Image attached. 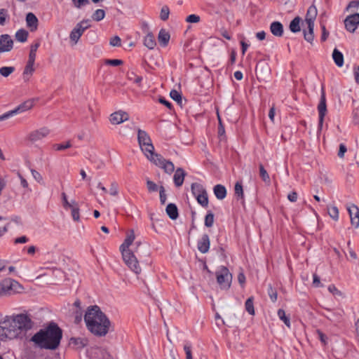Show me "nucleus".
I'll list each match as a JSON object with an SVG mask.
<instances>
[{
	"label": "nucleus",
	"instance_id": "13",
	"mask_svg": "<svg viewBox=\"0 0 359 359\" xmlns=\"http://www.w3.org/2000/svg\"><path fill=\"white\" fill-rule=\"evenodd\" d=\"M13 47V41L9 34H5L0 36V53L9 52Z\"/></svg>",
	"mask_w": 359,
	"mask_h": 359
},
{
	"label": "nucleus",
	"instance_id": "27",
	"mask_svg": "<svg viewBox=\"0 0 359 359\" xmlns=\"http://www.w3.org/2000/svg\"><path fill=\"white\" fill-rule=\"evenodd\" d=\"M343 313V311L332 312L330 310H328V313L325 316L328 320L333 323H339L342 320Z\"/></svg>",
	"mask_w": 359,
	"mask_h": 359
},
{
	"label": "nucleus",
	"instance_id": "4",
	"mask_svg": "<svg viewBox=\"0 0 359 359\" xmlns=\"http://www.w3.org/2000/svg\"><path fill=\"white\" fill-rule=\"evenodd\" d=\"M137 140L142 151L149 161L150 156L153 157L157 154L154 152V147L152 144L150 137L146 131L139 129L137 131Z\"/></svg>",
	"mask_w": 359,
	"mask_h": 359
},
{
	"label": "nucleus",
	"instance_id": "6",
	"mask_svg": "<svg viewBox=\"0 0 359 359\" xmlns=\"http://www.w3.org/2000/svg\"><path fill=\"white\" fill-rule=\"evenodd\" d=\"M121 252L126 264L136 274H139L141 272V269L139 266L137 257L134 254V252H135L137 255H139L138 250L137 249L134 252H132L131 250Z\"/></svg>",
	"mask_w": 359,
	"mask_h": 359
},
{
	"label": "nucleus",
	"instance_id": "47",
	"mask_svg": "<svg viewBox=\"0 0 359 359\" xmlns=\"http://www.w3.org/2000/svg\"><path fill=\"white\" fill-rule=\"evenodd\" d=\"M72 210V216L74 221L78 222L79 220V208L76 203L72 205V208H69Z\"/></svg>",
	"mask_w": 359,
	"mask_h": 359
},
{
	"label": "nucleus",
	"instance_id": "2",
	"mask_svg": "<svg viewBox=\"0 0 359 359\" xmlns=\"http://www.w3.org/2000/svg\"><path fill=\"white\" fill-rule=\"evenodd\" d=\"M87 329L95 336L104 337L109 330L111 322L98 306L88 308L84 316Z\"/></svg>",
	"mask_w": 359,
	"mask_h": 359
},
{
	"label": "nucleus",
	"instance_id": "14",
	"mask_svg": "<svg viewBox=\"0 0 359 359\" xmlns=\"http://www.w3.org/2000/svg\"><path fill=\"white\" fill-rule=\"evenodd\" d=\"M129 119V114L122 110L112 113L109 116V121L111 124L118 125Z\"/></svg>",
	"mask_w": 359,
	"mask_h": 359
},
{
	"label": "nucleus",
	"instance_id": "15",
	"mask_svg": "<svg viewBox=\"0 0 359 359\" xmlns=\"http://www.w3.org/2000/svg\"><path fill=\"white\" fill-rule=\"evenodd\" d=\"M143 29L147 33L144 39V45L150 50L154 49L156 46V42L154 36L149 31V26L147 23L143 24Z\"/></svg>",
	"mask_w": 359,
	"mask_h": 359
},
{
	"label": "nucleus",
	"instance_id": "58",
	"mask_svg": "<svg viewBox=\"0 0 359 359\" xmlns=\"http://www.w3.org/2000/svg\"><path fill=\"white\" fill-rule=\"evenodd\" d=\"M31 173L32 177L37 181L39 183H41L43 182V177L41 175L34 169H31Z\"/></svg>",
	"mask_w": 359,
	"mask_h": 359
},
{
	"label": "nucleus",
	"instance_id": "35",
	"mask_svg": "<svg viewBox=\"0 0 359 359\" xmlns=\"http://www.w3.org/2000/svg\"><path fill=\"white\" fill-rule=\"evenodd\" d=\"M40 46V43L39 41L36 42L34 44H32L30 47V51L29 54L28 60L35 62L36 51Z\"/></svg>",
	"mask_w": 359,
	"mask_h": 359
},
{
	"label": "nucleus",
	"instance_id": "42",
	"mask_svg": "<svg viewBox=\"0 0 359 359\" xmlns=\"http://www.w3.org/2000/svg\"><path fill=\"white\" fill-rule=\"evenodd\" d=\"M15 71L14 67H2L0 68V74L4 77H8Z\"/></svg>",
	"mask_w": 359,
	"mask_h": 359
},
{
	"label": "nucleus",
	"instance_id": "64",
	"mask_svg": "<svg viewBox=\"0 0 359 359\" xmlns=\"http://www.w3.org/2000/svg\"><path fill=\"white\" fill-rule=\"evenodd\" d=\"M359 7V0L351 1L349 2L346 7V10H349L351 8H357Z\"/></svg>",
	"mask_w": 359,
	"mask_h": 359
},
{
	"label": "nucleus",
	"instance_id": "17",
	"mask_svg": "<svg viewBox=\"0 0 359 359\" xmlns=\"http://www.w3.org/2000/svg\"><path fill=\"white\" fill-rule=\"evenodd\" d=\"M210 241L208 234H203L197 243L198 250L203 254L208 252L210 249Z\"/></svg>",
	"mask_w": 359,
	"mask_h": 359
},
{
	"label": "nucleus",
	"instance_id": "49",
	"mask_svg": "<svg viewBox=\"0 0 359 359\" xmlns=\"http://www.w3.org/2000/svg\"><path fill=\"white\" fill-rule=\"evenodd\" d=\"M105 65H111V66H119L123 64V61L119 59H107L104 61Z\"/></svg>",
	"mask_w": 359,
	"mask_h": 359
},
{
	"label": "nucleus",
	"instance_id": "40",
	"mask_svg": "<svg viewBox=\"0 0 359 359\" xmlns=\"http://www.w3.org/2000/svg\"><path fill=\"white\" fill-rule=\"evenodd\" d=\"M104 16L105 11L103 9H97L92 15V19L95 21L99 22L104 19Z\"/></svg>",
	"mask_w": 359,
	"mask_h": 359
},
{
	"label": "nucleus",
	"instance_id": "55",
	"mask_svg": "<svg viewBox=\"0 0 359 359\" xmlns=\"http://www.w3.org/2000/svg\"><path fill=\"white\" fill-rule=\"evenodd\" d=\"M62 197L63 206L65 209L72 208V205L76 203L74 201H72V203H69L67 201V196H66L65 193H64V192L62 194Z\"/></svg>",
	"mask_w": 359,
	"mask_h": 359
},
{
	"label": "nucleus",
	"instance_id": "56",
	"mask_svg": "<svg viewBox=\"0 0 359 359\" xmlns=\"http://www.w3.org/2000/svg\"><path fill=\"white\" fill-rule=\"evenodd\" d=\"M200 16L195 14H191L187 17L186 21L190 23H197L200 21Z\"/></svg>",
	"mask_w": 359,
	"mask_h": 359
},
{
	"label": "nucleus",
	"instance_id": "46",
	"mask_svg": "<svg viewBox=\"0 0 359 359\" xmlns=\"http://www.w3.org/2000/svg\"><path fill=\"white\" fill-rule=\"evenodd\" d=\"M214 214L209 211L205 217V225L207 227L212 226L214 224Z\"/></svg>",
	"mask_w": 359,
	"mask_h": 359
},
{
	"label": "nucleus",
	"instance_id": "43",
	"mask_svg": "<svg viewBox=\"0 0 359 359\" xmlns=\"http://www.w3.org/2000/svg\"><path fill=\"white\" fill-rule=\"evenodd\" d=\"M170 15V9L168 6H163L161 8L160 13V18L163 21H165L168 19Z\"/></svg>",
	"mask_w": 359,
	"mask_h": 359
},
{
	"label": "nucleus",
	"instance_id": "28",
	"mask_svg": "<svg viewBox=\"0 0 359 359\" xmlns=\"http://www.w3.org/2000/svg\"><path fill=\"white\" fill-rule=\"evenodd\" d=\"M317 16V8L315 6H311L308 10L305 18L306 22H314Z\"/></svg>",
	"mask_w": 359,
	"mask_h": 359
},
{
	"label": "nucleus",
	"instance_id": "36",
	"mask_svg": "<svg viewBox=\"0 0 359 359\" xmlns=\"http://www.w3.org/2000/svg\"><path fill=\"white\" fill-rule=\"evenodd\" d=\"M245 308L246 311L250 314V315H255V309H254V297H249L245 303Z\"/></svg>",
	"mask_w": 359,
	"mask_h": 359
},
{
	"label": "nucleus",
	"instance_id": "57",
	"mask_svg": "<svg viewBox=\"0 0 359 359\" xmlns=\"http://www.w3.org/2000/svg\"><path fill=\"white\" fill-rule=\"evenodd\" d=\"M109 43L112 46L119 47L121 46V38L118 36H115L110 39Z\"/></svg>",
	"mask_w": 359,
	"mask_h": 359
},
{
	"label": "nucleus",
	"instance_id": "21",
	"mask_svg": "<svg viewBox=\"0 0 359 359\" xmlns=\"http://www.w3.org/2000/svg\"><path fill=\"white\" fill-rule=\"evenodd\" d=\"M69 345L75 349H81L87 345V339L81 337H72Z\"/></svg>",
	"mask_w": 359,
	"mask_h": 359
},
{
	"label": "nucleus",
	"instance_id": "11",
	"mask_svg": "<svg viewBox=\"0 0 359 359\" xmlns=\"http://www.w3.org/2000/svg\"><path fill=\"white\" fill-rule=\"evenodd\" d=\"M344 25L348 32L353 33L359 25V13L348 15L344 20Z\"/></svg>",
	"mask_w": 359,
	"mask_h": 359
},
{
	"label": "nucleus",
	"instance_id": "45",
	"mask_svg": "<svg viewBox=\"0 0 359 359\" xmlns=\"http://www.w3.org/2000/svg\"><path fill=\"white\" fill-rule=\"evenodd\" d=\"M328 214L334 220L337 221L339 219V210L336 206H331L328 208Z\"/></svg>",
	"mask_w": 359,
	"mask_h": 359
},
{
	"label": "nucleus",
	"instance_id": "39",
	"mask_svg": "<svg viewBox=\"0 0 359 359\" xmlns=\"http://www.w3.org/2000/svg\"><path fill=\"white\" fill-rule=\"evenodd\" d=\"M259 175L262 180L266 183H270V177L267 172V171L265 170L264 165L260 163L259 165Z\"/></svg>",
	"mask_w": 359,
	"mask_h": 359
},
{
	"label": "nucleus",
	"instance_id": "3",
	"mask_svg": "<svg viewBox=\"0 0 359 359\" xmlns=\"http://www.w3.org/2000/svg\"><path fill=\"white\" fill-rule=\"evenodd\" d=\"M62 331L59 326L51 322L44 328L34 334L31 340L41 348L55 350L60 344Z\"/></svg>",
	"mask_w": 359,
	"mask_h": 359
},
{
	"label": "nucleus",
	"instance_id": "48",
	"mask_svg": "<svg viewBox=\"0 0 359 359\" xmlns=\"http://www.w3.org/2000/svg\"><path fill=\"white\" fill-rule=\"evenodd\" d=\"M72 147V144L70 141H67L65 143L62 144H55L53 145V147L56 151H62L66 149H69Z\"/></svg>",
	"mask_w": 359,
	"mask_h": 359
},
{
	"label": "nucleus",
	"instance_id": "29",
	"mask_svg": "<svg viewBox=\"0 0 359 359\" xmlns=\"http://www.w3.org/2000/svg\"><path fill=\"white\" fill-rule=\"evenodd\" d=\"M191 190L192 194L196 197V196L205 194L206 192L204 187L199 183L194 182L191 185Z\"/></svg>",
	"mask_w": 359,
	"mask_h": 359
},
{
	"label": "nucleus",
	"instance_id": "16",
	"mask_svg": "<svg viewBox=\"0 0 359 359\" xmlns=\"http://www.w3.org/2000/svg\"><path fill=\"white\" fill-rule=\"evenodd\" d=\"M348 211L351 218V223L355 228L359 226V209L356 205H351L348 208Z\"/></svg>",
	"mask_w": 359,
	"mask_h": 359
},
{
	"label": "nucleus",
	"instance_id": "1",
	"mask_svg": "<svg viewBox=\"0 0 359 359\" xmlns=\"http://www.w3.org/2000/svg\"><path fill=\"white\" fill-rule=\"evenodd\" d=\"M34 326L32 316L27 312L6 316L0 321V339L22 337Z\"/></svg>",
	"mask_w": 359,
	"mask_h": 359
},
{
	"label": "nucleus",
	"instance_id": "18",
	"mask_svg": "<svg viewBox=\"0 0 359 359\" xmlns=\"http://www.w3.org/2000/svg\"><path fill=\"white\" fill-rule=\"evenodd\" d=\"M26 25L31 32H35L38 28L39 20L33 13H28L26 15Z\"/></svg>",
	"mask_w": 359,
	"mask_h": 359
},
{
	"label": "nucleus",
	"instance_id": "52",
	"mask_svg": "<svg viewBox=\"0 0 359 359\" xmlns=\"http://www.w3.org/2000/svg\"><path fill=\"white\" fill-rule=\"evenodd\" d=\"M109 194L111 196H116L118 194V184L116 182H113L110 184Z\"/></svg>",
	"mask_w": 359,
	"mask_h": 359
},
{
	"label": "nucleus",
	"instance_id": "24",
	"mask_svg": "<svg viewBox=\"0 0 359 359\" xmlns=\"http://www.w3.org/2000/svg\"><path fill=\"white\" fill-rule=\"evenodd\" d=\"M170 38V35L168 33V32H167L164 29H161L160 30L158 35V40L159 43L162 46L165 47L168 45Z\"/></svg>",
	"mask_w": 359,
	"mask_h": 359
},
{
	"label": "nucleus",
	"instance_id": "30",
	"mask_svg": "<svg viewBox=\"0 0 359 359\" xmlns=\"http://www.w3.org/2000/svg\"><path fill=\"white\" fill-rule=\"evenodd\" d=\"M332 58L335 62V64L341 67L344 65V55L337 48H334L332 53Z\"/></svg>",
	"mask_w": 359,
	"mask_h": 359
},
{
	"label": "nucleus",
	"instance_id": "25",
	"mask_svg": "<svg viewBox=\"0 0 359 359\" xmlns=\"http://www.w3.org/2000/svg\"><path fill=\"white\" fill-rule=\"evenodd\" d=\"M135 240L134 231L132 230L130 233L127 236L124 242L120 246V251L130 250L129 247Z\"/></svg>",
	"mask_w": 359,
	"mask_h": 359
},
{
	"label": "nucleus",
	"instance_id": "59",
	"mask_svg": "<svg viewBox=\"0 0 359 359\" xmlns=\"http://www.w3.org/2000/svg\"><path fill=\"white\" fill-rule=\"evenodd\" d=\"M72 2L76 8H80L89 4V0H72Z\"/></svg>",
	"mask_w": 359,
	"mask_h": 359
},
{
	"label": "nucleus",
	"instance_id": "10",
	"mask_svg": "<svg viewBox=\"0 0 359 359\" xmlns=\"http://www.w3.org/2000/svg\"><path fill=\"white\" fill-rule=\"evenodd\" d=\"M33 107V102L32 101H26L22 104H20L18 107L14 109L13 110L9 111L2 115L0 116V121L6 120L10 117L15 115L18 113H21L27 110L30 109Z\"/></svg>",
	"mask_w": 359,
	"mask_h": 359
},
{
	"label": "nucleus",
	"instance_id": "7",
	"mask_svg": "<svg viewBox=\"0 0 359 359\" xmlns=\"http://www.w3.org/2000/svg\"><path fill=\"white\" fill-rule=\"evenodd\" d=\"M216 278L222 290H228L231 287L232 275L226 266H222L216 271Z\"/></svg>",
	"mask_w": 359,
	"mask_h": 359
},
{
	"label": "nucleus",
	"instance_id": "41",
	"mask_svg": "<svg viewBox=\"0 0 359 359\" xmlns=\"http://www.w3.org/2000/svg\"><path fill=\"white\" fill-rule=\"evenodd\" d=\"M235 196L239 198H243V189L242 183L237 182L234 187Z\"/></svg>",
	"mask_w": 359,
	"mask_h": 359
},
{
	"label": "nucleus",
	"instance_id": "5",
	"mask_svg": "<svg viewBox=\"0 0 359 359\" xmlns=\"http://www.w3.org/2000/svg\"><path fill=\"white\" fill-rule=\"evenodd\" d=\"M22 289V286L17 281L11 278H5L0 282V296H11L18 293Z\"/></svg>",
	"mask_w": 359,
	"mask_h": 359
},
{
	"label": "nucleus",
	"instance_id": "61",
	"mask_svg": "<svg viewBox=\"0 0 359 359\" xmlns=\"http://www.w3.org/2000/svg\"><path fill=\"white\" fill-rule=\"evenodd\" d=\"M304 37L306 41L312 43L313 39H314V34L308 33L306 30L304 29Z\"/></svg>",
	"mask_w": 359,
	"mask_h": 359
},
{
	"label": "nucleus",
	"instance_id": "50",
	"mask_svg": "<svg viewBox=\"0 0 359 359\" xmlns=\"http://www.w3.org/2000/svg\"><path fill=\"white\" fill-rule=\"evenodd\" d=\"M170 97L178 103L182 102V95L176 90H172L170 93Z\"/></svg>",
	"mask_w": 359,
	"mask_h": 359
},
{
	"label": "nucleus",
	"instance_id": "23",
	"mask_svg": "<svg viewBox=\"0 0 359 359\" xmlns=\"http://www.w3.org/2000/svg\"><path fill=\"white\" fill-rule=\"evenodd\" d=\"M165 212L168 217L172 220H175L179 216L177 207L174 203L168 204Z\"/></svg>",
	"mask_w": 359,
	"mask_h": 359
},
{
	"label": "nucleus",
	"instance_id": "8",
	"mask_svg": "<svg viewBox=\"0 0 359 359\" xmlns=\"http://www.w3.org/2000/svg\"><path fill=\"white\" fill-rule=\"evenodd\" d=\"M151 163L163 169L164 172L168 175H171L175 170V165L170 161L165 159L161 154H156L153 157L150 156Z\"/></svg>",
	"mask_w": 359,
	"mask_h": 359
},
{
	"label": "nucleus",
	"instance_id": "31",
	"mask_svg": "<svg viewBox=\"0 0 359 359\" xmlns=\"http://www.w3.org/2000/svg\"><path fill=\"white\" fill-rule=\"evenodd\" d=\"M300 21L301 18L297 16L290 22L289 27L292 32L297 33L301 30Z\"/></svg>",
	"mask_w": 359,
	"mask_h": 359
},
{
	"label": "nucleus",
	"instance_id": "54",
	"mask_svg": "<svg viewBox=\"0 0 359 359\" xmlns=\"http://www.w3.org/2000/svg\"><path fill=\"white\" fill-rule=\"evenodd\" d=\"M8 17V11L4 8L0 9V25H4Z\"/></svg>",
	"mask_w": 359,
	"mask_h": 359
},
{
	"label": "nucleus",
	"instance_id": "33",
	"mask_svg": "<svg viewBox=\"0 0 359 359\" xmlns=\"http://www.w3.org/2000/svg\"><path fill=\"white\" fill-rule=\"evenodd\" d=\"M83 32L80 30V29L76 25V27L72 29L70 33L69 38L74 41L75 43L78 42L80 37L82 36Z\"/></svg>",
	"mask_w": 359,
	"mask_h": 359
},
{
	"label": "nucleus",
	"instance_id": "32",
	"mask_svg": "<svg viewBox=\"0 0 359 359\" xmlns=\"http://www.w3.org/2000/svg\"><path fill=\"white\" fill-rule=\"evenodd\" d=\"M28 32L24 29H20L15 33V39L20 42L24 43L27 41L28 38Z\"/></svg>",
	"mask_w": 359,
	"mask_h": 359
},
{
	"label": "nucleus",
	"instance_id": "19",
	"mask_svg": "<svg viewBox=\"0 0 359 359\" xmlns=\"http://www.w3.org/2000/svg\"><path fill=\"white\" fill-rule=\"evenodd\" d=\"M187 175L186 172L182 168H177L173 176V181L175 185L177 187H181L184 180V177Z\"/></svg>",
	"mask_w": 359,
	"mask_h": 359
},
{
	"label": "nucleus",
	"instance_id": "38",
	"mask_svg": "<svg viewBox=\"0 0 359 359\" xmlns=\"http://www.w3.org/2000/svg\"><path fill=\"white\" fill-rule=\"evenodd\" d=\"M278 316L279 318L283 321L285 325L288 327H290V318L286 316L285 312L283 309H279L278 310Z\"/></svg>",
	"mask_w": 359,
	"mask_h": 359
},
{
	"label": "nucleus",
	"instance_id": "51",
	"mask_svg": "<svg viewBox=\"0 0 359 359\" xmlns=\"http://www.w3.org/2000/svg\"><path fill=\"white\" fill-rule=\"evenodd\" d=\"M147 187L149 192L157 191L158 189L157 184L150 180H147Z\"/></svg>",
	"mask_w": 359,
	"mask_h": 359
},
{
	"label": "nucleus",
	"instance_id": "44",
	"mask_svg": "<svg viewBox=\"0 0 359 359\" xmlns=\"http://www.w3.org/2000/svg\"><path fill=\"white\" fill-rule=\"evenodd\" d=\"M267 292H268V294H269L271 300L273 302H276L277 301V298H278V294H277L276 290L275 288H273L271 286V285H269Z\"/></svg>",
	"mask_w": 359,
	"mask_h": 359
},
{
	"label": "nucleus",
	"instance_id": "34",
	"mask_svg": "<svg viewBox=\"0 0 359 359\" xmlns=\"http://www.w3.org/2000/svg\"><path fill=\"white\" fill-rule=\"evenodd\" d=\"M83 32L80 30V29L76 25V27L72 29L70 33L69 38L74 41L75 43L78 42L80 37L82 36Z\"/></svg>",
	"mask_w": 359,
	"mask_h": 359
},
{
	"label": "nucleus",
	"instance_id": "53",
	"mask_svg": "<svg viewBox=\"0 0 359 359\" xmlns=\"http://www.w3.org/2000/svg\"><path fill=\"white\" fill-rule=\"evenodd\" d=\"M160 201L161 204H165L167 200L165 188L163 186L159 187Z\"/></svg>",
	"mask_w": 359,
	"mask_h": 359
},
{
	"label": "nucleus",
	"instance_id": "9",
	"mask_svg": "<svg viewBox=\"0 0 359 359\" xmlns=\"http://www.w3.org/2000/svg\"><path fill=\"white\" fill-rule=\"evenodd\" d=\"M318 111L319 114L318 128L320 130H321L324 121V118L327 113L325 93L323 87L321 88V95L320 102L318 105Z\"/></svg>",
	"mask_w": 359,
	"mask_h": 359
},
{
	"label": "nucleus",
	"instance_id": "22",
	"mask_svg": "<svg viewBox=\"0 0 359 359\" xmlns=\"http://www.w3.org/2000/svg\"><path fill=\"white\" fill-rule=\"evenodd\" d=\"M270 31L276 36L280 37L283 34V26L278 22H273L270 25Z\"/></svg>",
	"mask_w": 359,
	"mask_h": 359
},
{
	"label": "nucleus",
	"instance_id": "20",
	"mask_svg": "<svg viewBox=\"0 0 359 359\" xmlns=\"http://www.w3.org/2000/svg\"><path fill=\"white\" fill-rule=\"evenodd\" d=\"M34 62H35L29 60H27V64L22 73L23 79L25 82H27L29 80V79L31 78V76L35 71V69L34 67Z\"/></svg>",
	"mask_w": 359,
	"mask_h": 359
},
{
	"label": "nucleus",
	"instance_id": "12",
	"mask_svg": "<svg viewBox=\"0 0 359 359\" xmlns=\"http://www.w3.org/2000/svg\"><path fill=\"white\" fill-rule=\"evenodd\" d=\"M49 133V129L46 127H43L32 131L28 135V140L32 142H35L46 137Z\"/></svg>",
	"mask_w": 359,
	"mask_h": 359
},
{
	"label": "nucleus",
	"instance_id": "63",
	"mask_svg": "<svg viewBox=\"0 0 359 359\" xmlns=\"http://www.w3.org/2000/svg\"><path fill=\"white\" fill-rule=\"evenodd\" d=\"M298 198V194L296 191H292L287 195V199L290 202H296Z\"/></svg>",
	"mask_w": 359,
	"mask_h": 359
},
{
	"label": "nucleus",
	"instance_id": "60",
	"mask_svg": "<svg viewBox=\"0 0 359 359\" xmlns=\"http://www.w3.org/2000/svg\"><path fill=\"white\" fill-rule=\"evenodd\" d=\"M184 350L186 353V359H193L191 353V346L189 344H185L184 346Z\"/></svg>",
	"mask_w": 359,
	"mask_h": 359
},
{
	"label": "nucleus",
	"instance_id": "37",
	"mask_svg": "<svg viewBox=\"0 0 359 359\" xmlns=\"http://www.w3.org/2000/svg\"><path fill=\"white\" fill-rule=\"evenodd\" d=\"M197 202L203 207L206 208L208 205V196L207 191L205 194L196 196Z\"/></svg>",
	"mask_w": 359,
	"mask_h": 359
},
{
	"label": "nucleus",
	"instance_id": "62",
	"mask_svg": "<svg viewBox=\"0 0 359 359\" xmlns=\"http://www.w3.org/2000/svg\"><path fill=\"white\" fill-rule=\"evenodd\" d=\"M317 334L318 335V338L320 340V341L324 344L325 345L326 343H327V336L323 332H321L320 330H317Z\"/></svg>",
	"mask_w": 359,
	"mask_h": 359
},
{
	"label": "nucleus",
	"instance_id": "26",
	"mask_svg": "<svg viewBox=\"0 0 359 359\" xmlns=\"http://www.w3.org/2000/svg\"><path fill=\"white\" fill-rule=\"evenodd\" d=\"M214 194L216 198L219 200L224 199L226 196V189L224 186L222 184H217L213 188Z\"/></svg>",
	"mask_w": 359,
	"mask_h": 359
}]
</instances>
